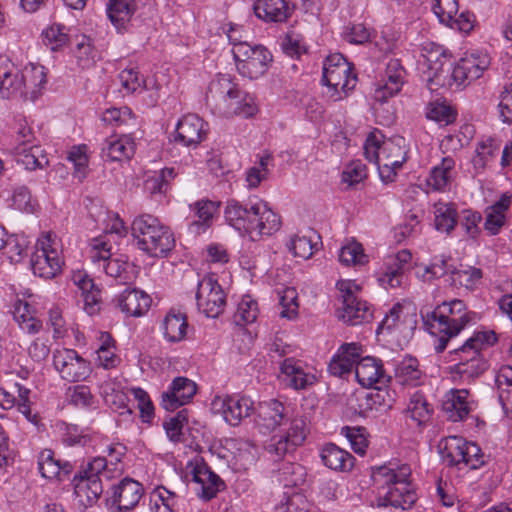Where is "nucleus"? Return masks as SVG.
<instances>
[{"instance_id": "49", "label": "nucleus", "mask_w": 512, "mask_h": 512, "mask_svg": "<svg viewBox=\"0 0 512 512\" xmlns=\"http://www.w3.org/2000/svg\"><path fill=\"white\" fill-rule=\"evenodd\" d=\"M406 412L412 420L420 425L429 420L432 409L425 396L419 391H416L410 396Z\"/></svg>"}, {"instance_id": "27", "label": "nucleus", "mask_w": 512, "mask_h": 512, "mask_svg": "<svg viewBox=\"0 0 512 512\" xmlns=\"http://www.w3.org/2000/svg\"><path fill=\"white\" fill-rule=\"evenodd\" d=\"M355 376L363 387H372L377 383L385 384L390 379L385 374L382 361L371 356L359 358L355 366Z\"/></svg>"}, {"instance_id": "55", "label": "nucleus", "mask_w": 512, "mask_h": 512, "mask_svg": "<svg viewBox=\"0 0 512 512\" xmlns=\"http://www.w3.org/2000/svg\"><path fill=\"white\" fill-rule=\"evenodd\" d=\"M42 36L51 50H57L68 42L67 28L60 23H53L42 32Z\"/></svg>"}, {"instance_id": "51", "label": "nucleus", "mask_w": 512, "mask_h": 512, "mask_svg": "<svg viewBox=\"0 0 512 512\" xmlns=\"http://www.w3.org/2000/svg\"><path fill=\"white\" fill-rule=\"evenodd\" d=\"M339 260L346 266L364 265L368 261L362 245L356 241H351L341 248Z\"/></svg>"}, {"instance_id": "32", "label": "nucleus", "mask_w": 512, "mask_h": 512, "mask_svg": "<svg viewBox=\"0 0 512 512\" xmlns=\"http://www.w3.org/2000/svg\"><path fill=\"white\" fill-rule=\"evenodd\" d=\"M290 387L295 390L306 389L315 384L317 378L313 373L306 372L303 364L294 358H286L280 366Z\"/></svg>"}, {"instance_id": "34", "label": "nucleus", "mask_w": 512, "mask_h": 512, "mask_svg": "<svg viewBox=\"0 0 512 512\" xmlns=\"http://www.w3.org/2000/svg\"><path fill=\"white\" fill-rule=\"evenodd\" d=\"M455 173V160L450 156L444 157L431 169L427 185L434 191L444 192L450 188Z\"/></svg>"}, {"instance_id": "22", "label": "nucleus", "mask_w": 512, "mask_h": 512, "mask_svg": "<svg viewBox=\"0 0 512 512\" xmlns=\"http://www.w3.org/2000/svg\"><path fill=\"white\" fill-rule=\"evenodd\" d=\"M208 124L196 114L183 116L176 127V141L184 146L196 147L206 137Z\"/></svg>"}, {"instance_id": "53", "label": "nucleus", "mask_w": 512, "mask_h": 512, "mask_svg": "<svg viewBox=\"0 0 512 512\" xmlns=\"http://www.w3.org/2000/svg\"><path fill=\"white\" fill-rule=\"evenodd\" d=\"M187 422V409L180 410L175 416L164 422V428L170 441L178 443L183 440V428Z\"/></svg>"}, {"instance_id": "25", "label": "nucleus", "mask_w": 512, "mask_h": 512, "mask_svg": "<svg viewBox=\"0 0 512 512\" xmlns=\"http://www.w3.org/2000/svg\"><path fill=\"white\" fill-rule=\"evenodd\" d=\"M412 259L410 251L403 249L395 255L387 257L379 281L382 285L391 288L399 287L403 281V275L406 267Z\"/></svg>"}, {"instance_id": "36", "label": "nucleus", "mask_w": 512, "mask_h": 512, "mask_svg": "<svg viewBox=\"0 0 512 512\" xmlns=\"http://www.w3.org/2000/svg\"><path fill=\"white\" fill-rule=\"evenodd\" d=\"M500 151V141L492 137H483L475 148L472 158L473 169L476 174L482 173L493 162Z\"/></svg>"}, {"instance_id": "50", "label": "nucleus", "mask_w": 512, "mask_h": 512, "mask_svg": "<svg viewBox=\"0 0 512 512\" xmlns=\"http://www.w3.org/2000/svg\"><path fill=\"white\" fill-rule=\"evenodd\" d=\"M310 503L300 492H285L282 500L276 504V512H309Z\"/></svg>"}, {"instance_id": "39", "label": "nucleus", "mask_w": 512, "mask_h": 512, "mask_svg": "<svg viewBox=\"0 0 512 512\" xmlns=\"http://www.w3.org/2000/svg\"><path fill=\"white\" fill-rule=\"evenodd\" d=\"M38 468L44 478L62 480L71 473L73 467L69 462L61 463L55 459L51 450L46 449L39 455Z\"/></svg>"}, {"instance_id": "40", "label": "nucleus", "mask_w": 512, "mask_h": 512, "mask_svg": "<svg viewBox=\"0 0 512 512\" xmlns=\"http://www.w3.org/2000/svg\"><path fill=\"white\" fill-rule=\"evenodd\" d=\"M163 335L168 342H180L185 339L188 330L187 317L180 311L170 310L163 320Z\"/></svg>"}, {"instance_id": "60", "label": "nucleus", "mask_w": 512, "mask_h": 512, "mask_svg": "<svg viewBox=\"0 0 512 512\" xmlns=\"http://www.w3.org/2000/svg\"><path fill=\"white\" fill-rule=\"evenodd\" d=\"M432 10L442 24L452 23V17L457 15V0H433Z\"/></svg>"}, {"instance_id": "1", "label": "nucleus", "mask_w": 512, "mask_h": 512, "mask_svg": "<svg viewBox=\"0 0 512 512\" xmlns=\"http://www.w3.org/2000/svg\"><path fill=\"white\" fill-rule=\"evenodd\" d=\"M429 69V87L455 86L457 89L479 79L490 65V58L485 52L466 54L455 66L451 55L442 47L436 46L424 55Z\"/></svg>"}, {"instance_id": "14", "label": "nucleus", "mask_w": 512, "mask_h": 512, "mask_svg": "<svg viewBox=\"0 0 512 512\" xmlns=\"http://www.w3.org/2000/svg\"><path fill=\"white\" fill-rule=\"evenodd\" d=\"M144 495L142 484L126 477L113 484L106 493V506L111 512H129L133 510Z\"/></svg>"}, {"instance_id": "37", "label": "nucleus", "mask_w": 512, "mask_h": 512, "mask_svg": "<svg viewBox=\"0 0 512 512\" xmlns=\"http://www.w3.org/2000/svg\"><path fill=\"white\" fill-rule=\"evenodd\" d=\"M197 220L189 225V231L194 234L204 233L212 224L214 215L217 213L219 204L214 201L202 199L190 205Z\"/></svg>"}, {"instance_id": "64", "label": "nucleus", "mask_w": 512, "mask_h": 512, "mask_svg": "<svg viewBox=\"0 0 512 512\" xmlns=\"http://www.w3.org/2000/svg\"><path fill=\"white\" fill-rule=\"evenodd\" d=\"M75 56L79 65L83 68H87L93 65L97 57V51L92 46L89 38L82 37L81 40L77 43Z\"/></svg>"}, {"instance_id": "24", "label": "nucleus", "mask_w": 512, "mask_h": 512, "mask_svg": "<svg viewBox=\"0 0 512 512\" xmlns=\"http://www.w3.org/2000/svg\"><path fill=\"white\" fill-rule=\"evenodd\" d=\"M474 402L470 400L466 389L450 390L442 403V409L447 418L453 422L463 421L473 411Z\"/></svg>"}, {"instance_id": "33", "label": "nucleus", "mask_w": 512, "mask_h": 512, "mask_svg": "<svg viewBox=\"0 0 512 512\" xmlns=\"http://www.w3.org/2000/svg\"><path fill=\"white\" fill-rule=\"evenodd\" d=\"M136 144L130 135L106 139L102 147V157L108 161L129 160L135 153Z\"/></svg>"}, {"instance_id": "23", "label": "nucleus", "mask_w": 512, "mask_h": 512, "mask_svg": "<svg viewBox=\"0 0 512 512\" xmlns=\"http://www.w3.org/2000/svg\"><path fill=\"white\" fill-rule=\"evenodd\" d=\"M497 340L494 331H477L463 345L454 349V361L466 363L476 358H482L481 351L485 346L493 345Z\"/></svg>"}, {"instance_id": "2", "label": "nucleus", "mask_w": 512, "mask_h": 512, "mask_svg": "<svg viewBox=\"0 0 512 512\" xmlns=\"http://www.w3.org/2000/svg\"><path fill=\"white\" fill-rule=\"evenodd\" d=\"M259 419L267 429L280 427L266 445V451L276 460L294 452L309 433L306 419L302 416L288 419L285 406L275 399L259 404Z\"/></svg>"}, {"instance_id": "9", "label": "nucleus", "mask_w": 512, "mask_h": 512, "mask_svg": "<svg viewBox=\"0 0 512 512\" xmlns=\"http://www.w3.org/2000/svg\"><path fill=\"white\" fill-rule=\"evenodd\" d=\"M439 451L449 466L458 469H478L485 464V455L474 442H469L459 436H449L439 443Z\"/></svg>"}, {"instance_id": "52", "label": "nucleus", "mask_w": 512, "mask_h": 512, "mask_svg": "<svg viewBox=\"0 0 512 512\" xmlns=\"http://www.w3.org/2000/svg\"><path fill=\"white\" fill-rule=\"evenodd\" d=\"M487 368L488 364L482 357L466 363H455L452 372L464 380H470L479 377Z\"/></svg>"}, {"instance_id": "10", "label": "nucleus", "mask_w": 512, "mask_h": 512, "mask_svg": "<svg viewBox=\"0 0 512 512\" xmlns=\"http://www.w3.org/2000/svg\"><path fill=\"white\" fill-rule=\"evenodd\" d=\"M322 82L330 89V98L336 102L355 88L357 76L344 56L335 53L324 61Z\"/></svg>"}, {"instance_id": "13", "label": "nucleus", "mask_w": 512, "mask_h": 512, "mask_svg": "<svg viewBox=\"0 0 512 512\" xmlns=\"http://www.w3.org/2000/svg\"><path fill=\"white\" fill-rule=\"evenodd\" d=\"M90 259L97 264L107 276L117 280L119 284L131 281L130 265L122 256L113 257L111 246L104 238H94L91 241Z\"/></svg>"}, {"instance_id": "29", "label": "nucleus", "mask_w": 512, "mask_h": 512, "mask_svg": "<svg viewBox=\"0 0 512 512\" xmlns=\"http://www.w3.org/2000/svg\"><path fill=\"white\" fill-rule=\"evenodd\" d=\"M511 203L512 194L510 192H504L493 205L485 209L484 229L490 235H497L505 225Z\"/></svg>"}, {"instance_id": "54", "label": "nucleus", "mask_w": 512, "mask_h": 512, "mask_svg": "<svg viewBox=\"0 0 512 512\" xmlns=\"http://www.w3.org/2000/svg\"><path fill=\"white\" fill-rule=\"evenodd\" d=\"M258 304L250 296L245 295L238 304L235 313V322L237 324L246 325L253 323L258 316Z\"/></svg>"}, {"instance_id": "18", "label": "nucleus", "mask_w": 512, "mask_h": 512, "mask_svg": "<svg viewBox=\"0 0 512 512\" xmlns=\"http://www.w3.org/2000/svg\"><path fill=\"white\" fill-rule=\"evenodd\" d=\"M211 411L221 415L228 424L237 426L254 412V403L248 397L215 396Z\"/></svg>"}, {"instance_id": "17", "label": "nucleus", "mask_w": 512, "mask_h": 512, "mask_svg": "<svg viewBox=\"0 0 512 512\" xmlns=\"http://www.w3.org/2000/svg\"><path fill=\"white\" fill-rule=\"evenodd\" d=\"M53 365L60 377L71 383L86 380L92 372L90 363L74 349L54 351Z\"/></svg>"}, {"instance_id": "30", "label": "nucleus", "mask_w": 512, "mask_h": 512, "mask_svg": "<svg viewBox=\"0 0 512 512\" xmlns=\"http://www.w3.org/2000/svg\"><path fill=\"white\" fill-rule=\"evenodd\" d=\"M117 307L126 316L139 317L150 308L151 298L142 290L126 289L116 299Z\"/></svg>"}, {"instance_id": "42", "label": "nucleus", "mask_w": 512, "mask_h": 512, "mask_svg": "<svg viewBox=\"0 0 512 512\" xmlns=\"http://www.w3.org/2000/svg\"><path fill=\"white\" fill-rule=\"evenodd\" d=\"M395 381L400 385L417 386L420 383L422 372L419 362L412 356L404 357L394 364Z\"/></svg>"}, {"instance_id": "56", "label": "nucleus", "mask_w": 512, "mask_h": 512, "mask_svg": "<svg viewBox=\"0 0 512 512\" xmlns=\"http://www.w3.org/2000/svg\"><path fill=\"white\" fill-rule=\"evenodd\" d=\"M67 395L72 405L78 408H91L95 404V398L90 387L86 385H75L68 389Z\"/></svg>"}, {"instance_id": "43", "label": "nucleus", "mask_w": 512, "mask_h": 512, "mask_svg": "<svg viewBox=\"0 0 512 512\" xmlns=\"http://www.w3.org/2000/svg\"><path fill=\"white\" fill-rule=\"evenodd\" d=\"M136 10L134 0H110L107 15L117 30L125 28Z\"/></svg>"}, {"instance_id": "46", "label": "nucleus", "mask_w": 512, "mask_h": 512, "mask_svg": "<svg viewBox=\"0 0 512 512\" xmlns=\"http://www.w3.org/2000/svg\"><path fill=\"white\" fill-rule=\"evenodd\" d=\"M314 239H319V236L313 231H310L309 235L296 234L290 238L286 246L294 257L307 260L317 251L318 243Z\"/></svg>"}, {"instance_id": "48", "label": "nucleus", "mask_w": 512, "mask_h": 512, "mask_svg": "<svg viewBox=\"0 0 512 512\" xmlns=\"http://www.w3.org/2000/svg\"><path fill=\"white\" fill-rule=\"evenodd\" d=\"M306 477L305 468L294 462H283L276 470L277 481L284 487H296L304 483Z\"/></svg>"}, {"instance_id": "31", "label": "nucleus", "mask_w": 512, "mask_h": 512, "mask_svg": "<svg viewBox=\"0 0 512 512\" xmlns=\"http://www.w3.org/2000/svg\"><path fill=\"white\" fill-rule=\"evenodd\" d=\"M74 494L78 502L84 506H92L95 504L103 493L101 478H89L79 474L74 477Z\"/></svg>"}, {"instance_id": "41", "label": "nucleus", "mask_w": 512, "mask_h": 512, "mask_svg": "<svg viewBox=\"0 0 512 512\" xmlns=\"http://www.w3.org/2000/svg\"><path fill=\"white\" fill-rule=\"evenodd\" d=\"M20 79H23V96L34 100L46 83V74L43 66L28 65L20 71Z\"/></svg>"}, {"instance_id": "19", "label": "nucleus", "mask_w": 512, "mask_h": 512, "mask_svg": "<svg viewBox=\"0 0 512 512\" xmlns=\"http://www.w3.org/2000/svg\"><path fill=\"white\" fill-rule=\"evenodd\" d=\"M407 72L399 59H390L374 90L373 97L378 102H386L398 94L406 82Z\"/></svg>"}, {"instance_id": "11", "label": "nucleus", "mask_w": 512, "mask_h": 512, "mask_svg": "<svg viewBox=\"0 0 512 512\" xmlns=\"http://www.w3.org/2000/svg\"><path fill=\"white\" fill-rule=\"evenodd\" d=\"M60 254L61 244L57 235L52 232L42 233L31 256L33 273L45 279L55 277L63 264Z\"/></svg>"}, {"instance_id": "5", "label": "nucleus", "mask_w": 512, "mask_h": 512, "mask_svg": "<svg viewBox=\"0 0 512 512\" xmlns=\"http://www.w3.org/2000/svg\"><path fill=\"white\" fill-rule=\"evenodd\" d=\"M207 104L225 117H251L257 112L255 99L242 91L229 74H219L211 81L206 93Z\"/></svg>"}, {"instance_id": "4", "label": "nucleus", "mask_w": 512, "mask_h": 512, "mask_svg": "<svg viewBox=\"0 0 512 512\" xmlns=\"http://www.w3.org/2000/svg\"><path fill=\"white\" fill-rule=\"evenodd\" d=\"M224 216L227 223L240 233L270 236L281 226L279 215L258 198L249 199L245 205L235 200L229 201Z\"/></svg>"}, {"instance_id": "61", "label": "nucleus", "mask_w": 512, "mask_h": 512, "mask_svg": "<svg viewBox=\"0 0 512 512\" xmlns=\"http://www.w3.org/2000/svg\"><path fill=\"white\" fill-rule=\"evenodd\" d=\"M121 87L126 93L141 92L145 89V81H143L138 72L133 68L122 70L118 75Z\"/></svg>"}, {"instance_id": "45", "label": "nucleus", "mask_w": 512, "mask_h": 512, "mask_svg": "<svg viewBox=\"0 0 512 512\" xmlns=\"http://www.w3.org/2000/svg\"><path fill=\"white\" fill-rule=\"evenodd\" d=\"M12 314L24 332L36 334L42 329V322L34 317L27 302L17 299L13 304Z\"/></svg>"}, {"instance_id": "35", "label": "nucleus", "mask_w": 512, "mask_h": 512, "mask_svg": "<svg viewBox=\"0 0 512 512\" xmlns=\"http://www.w3.org/2000/svg\"><path fill=\"white\" fill-rule=\"evenodd\" d=\"M253 9L256 17L265 22H283L289 16L285 0H256Z\"/></svg>"}, {"instance_id": "44", "label": "nucleus", "mask_w": 512, "mask_h": 512, "mask_svg": "<svg viewBox=\"0 0 512 512\" xmlns=\"http://www.w3.org/2000/svg\"><path fill=\"white\" fill-rule=\"evenodd\" d=\"M16 162L26 170H35L43 168L48 164L46 155L43 154L40 146L31 145L30 147L17 145L15 147Z\"/></svg>"}, {"instance_id": "7", "label": "nucleus", "mask_w": 512, "mask_h": 512, "mask_svg": "<svg viewBox=\"0 0 512 512\" xmlns=\"http://www.w3.org/2000/svg\"><path fill=\"white\" fill-rule=\"evenodd\" d=\"M131 232L138 249L153 257L166 256L175 247V238L169 227L151 214L137 216Z\"/></svg>"}, {"instance_id": "28", "label": "nucleus", "mask_w": 512, "mask_h": 512, "mask_svg": "<svg viewBox=\"0 0 512 512\" xmlns=\"http://www.w3.org/2000/svg\"><path fill=\"white\" fill-rule=\"evenodd\" d=\"M20 70L8 58L0 57V95L2 98L22 97L23 79Z\"/></svg>"}, {"instance_id": "12", "label": "nucleus", "mask_w": 512, "mask_h": 512, "mask_svg": "<svg viewBox=\"0 0 512 512\" xmlns=\"http://www.w3.org/2000/svg\"><path fill=\"white\" fill-rule=\"evenodd\" d=\"M338 299L341 306L337 309V317L344 323L356 326L368 323L373 318L371 306L357 297V286L350 281L337 283Z\"/></svg>"}, {"instance_id": "16", "label": "nucleus", "mask_w": 512, "mask_h": 512, "mask_svg": "<svg viewBox=\"0 0 512 512\" xmlns=\"http://www.w3.org/2000/svg\"><path fill=\"white\" fill-rule=\"evenodd\" d=\"M196 302L199 311L207 317L215 318L223 312L226 296L214 275H207L198 282Z\"/></svg>"}, {"instance_id": "59", "label": "nucleus", "mask_w": 512, "mask_h": 512, "mask_svg": "<svg viewBox=\"0 0 512 512\" xmlns=\"http://www.w3.org/2000/svg\"><path fill=\"white\" fill-rule=\"evenodd\" d=\"M96 352L99 364L105 369L113 368L117 365L118 357L114 352L113 340L109 334L102 335V343Z\"/></svg>"}, {"instance_id": "21", "label": "nucleus", "mask_w": 512, "mask_h": 512, "mask_svg": "<svg viewBox=\"0 0 512 512\" xmlns=\"http://www.w3.org/2000/svg\"><path fill=\"white\" fill-rule=\"evenodd\" d=\"M192 480L197 496L211 500L225 488L224 481L205 463H196L192 470Z\"/></svg>"}, {"instance_id": "38", "label": "nucleus", "mask_w": 512, "mask_h": 512, "mask_svg": "<svg viewBox=\"0 0 512 512\" xmlns=\"http://www.w3.org/2000/svg\"><path fill=\"white\" fill-rule=\"evenodd\" d=\"M320 456L324 465L335 471H350L354 466V456L332 443L322 448Z\"/></svg>"}, {"instance_id": "20", "label": "nucleus", "mask_w": 512, "mask_h": 512, "mask_svg": "<svg viewBox=\"0 0 512 512\" xmlns=\"http://www.w3.org/2000/svg\"><path fill=\"white\" fill-rule=\"evenodd\" d=\"M197 392L196 383L186 377L173 379L167 391L161 395V406L167 411H174L189 403Z\"/></svg>"}, {"instance_id": "15", "label": "nucleus", "mask_w": 512, "mask_h": 512, "mask_svg": "<svg viewBox=\"0 0 512 512\" xmlns=\"http://www.w3.org/2000/svg\"><path fill=\"white\" fill-rule=\"evenodd\" d=\"M407 160V144L402 136L383 140L380 147L379 175L383 182H390L396 171Z\"/></svg>"}, {"instance_id": "3", "label": "nucleus", "mask_w": 512, "mask_h": 512, "mask_svg": "<svg viewBox=\"0 0 512 512\" xmlns=\"http://www.w3.org/2000/svg\"><path fill=\"white\" fill-rule=\"evenodd\" d=\"M421 316L426 330L435 338L434 348L437 353L443 352L451 339L477 320V314L468 311L459 299L443 302L433 311H421Z\"/></svg>"}, {"instance_id": "26", "label": "nucleus", "mask_w": 512, "mask_h": 512, "mask_svg": "<svg viewBox=\"0 0 512 512\" xmlns=\"http://www.w3.org/2000/svg\"><path fill=\"white\" fill-rule=\"evenodd\" d=\"M361 346L357 343H345L341 345L337 353L329 362V372L338 377L351 373L361 357Z\"/></svg>"}, {"instance_id": "47", "label": "nucleus", "mask_w": 512, "mask_h": 512, "mask_svg": "<svg viewBox=\"0 0 512 512\" xmlns=\"http://www.w3.org/2000/svg\"><path fill=\"white\" fill-rule=\"evenodd\" d=\"M434 224L440 232L450 233L457 225V211L452 203L437 202L434 204Z\"/></svg>"}, {"instance_id": "62", "label": "nucleus", "mask_w": 512, "mask_h": 512, "mask_svg": "<svg viewBox=\"0 0 512 512\" xmlns=\"http://www.w3.org/2000/svg\"><path fill=\"white\" fill-rule=\"evenodd\" d=\"M426 116L430 120L446 125L453 122L455 119L453 109L449 105L438 101L432 102L428 105Z\"/></svg>"}, {"instance_id": "63", "label": "nucleus", "mask_w": 512, "mask_h": 512, "mask_svg": "<svg viewBox=\"0 0 512 512\" xmlns=\"http://www.w3.org/2000/svg\"><path fill=\"white\" fill-rule=\"evenodd\" d=\"M11 206L19 211L33 213L37 205L29 189L25 186L17 187L11 198Z\"/></svg>"}, {"instance_id": "58", "label": "nucleus", "mask_w": 512, "mask_h": 512, "mask_svg": "<svg viewBox=\"0 0 512 512\" xmlns=\"http://www.w3.org/2000/svg\"><path fill=\"white\" fill-rule=\"evenodd\" d=\"M412 322V316L405 314L400 304L394 305L380 324V329L387 331L400 330L407 321Z\"/></svg>"}, {"instance_id": "6", "label": "nucleus", "mask_w": 512, "mask_h": 512, "mask_svg": "<svg viewBox=\"0 0 512 512\" xmlns=\"http://www.w3.org/2000/svg\"><path fill=\"white\" fill-rule=\"evenodd\" d=\"M411 468L407 464L381 466L373 472L374 481L381 486L379 505L409 509L417 497L410 484Z\"/></svg>"}, {"instance_id": "8", "label": "nucleus", "mask_w": 512, "mask_h": 512, "mask_svg": "<svg viewBox=\"0 0 512 512\" xmlns=\"http://www.w3.org/2000/svg\"><path fill=\"white\" fill-rule=\"evenodd\" d=\"M234 33L231 29L228 38L233 44L232 53L238 72L249 79H258L267 72L272 62V54L262 45L239 41Z\"/></svg>"}, {"instance_id": "57", "label": "nucleus", "mask_w": 512, "mask_h": 512, "mask_svg": "<svg viewBox=\"0 0 512 512\" xmlns=\"http://www.w3.org/2000/svg\"><path fill=\"white\" fill-rule=\"evenodd\" d=\"M102 120L107 124L116 126L135 125L134 115L128 107L106 109L102 115Z\"/></svg>"}]
</instances>
